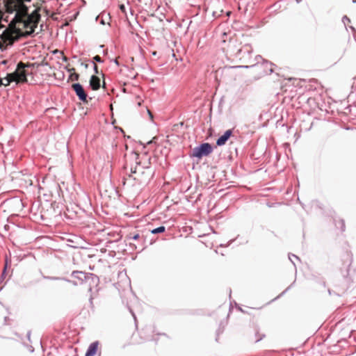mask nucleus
<instances>
[{
	"instance_id": "nucleus-1",
	"label": "nucleus",
	"mask_w": 356,
	"mask_h": 356,
	"mask_svg": "<svg viewBox=\"0 0 356 356\" xmlns=\"http://www.w3.org/2000/svg\"><path fill=\"white\" fill-rule=\"evenodd\" d=\"M31 1V0L5 1L6 12L16 13L8 26L0 35V50H6L8 45H13L15 41L22 37H27L35 31L40 15L38 10H35L31 15L28 14V7L24 3Z\"/></svg>"
},
{
	"instance_id": "nucleus-2",
	"label": "nucleus",
	"mask_w": 356,
	"mask_h": 356,
	"mask_svg": "<svg viewBox=\"0 0 356 356\" xmlns=\"http://www.w3.org/2000/svg\"><path fill=\"white\" fill-rule=\"evenodd\" d=\"M136 165L130 167L131 174L124 178V184L129 186H143L147 184L153 176L152 170L150 168V159L147 156H140L134 155Z\"/></svg>"
},
{
	"instance_id": "nucleus-3",
	"label": "nucleus",
	"mask_w": 356,
	"mask_h": 356,
	"mask_svg": "<svg viewBox=\"0 0 356 356\" xmlns=\"http://www.w3.org/2000/svg\"><path fill=\"white\" fill-rule=\"evenodd\" d=\"M223 42L225 43V46L222 49L230 56L238 55L242 51L243 48H245L248 52L251 51L250 45L245 44L244 47H242L241 42L237 38H230L227 43H226L225 40Z\"/></svg>"
},
{
	"instance_id": "nucleus-4",
	"label": "nucleus",
	"mask_w": 356,
	"mask_h": 356,
	"mask_svg": "<svg viewBox=\"0 0 356 356\" xmlns=\"http://www.w3.org/2000/svg\"><path fill=\"white\" fill-rule=\"evenodd\" d=\"M3 81V86H7L10 85L11 82H15L16 83H26L28 81L27 78H25L24 74L21 72L20 74L15 71L13 73L8 74L7 76L1 79Z\"/></svg>"
},
{
	"instance_id": "nucleus-5",
	"label": "nucleus",
	"mask_w": 356,
	"mask_h": 356,
	"mask_svg": "<svg viewBox=\"0 0 356 356\" xmlns=\"http://www.w3.org/2000/svg\"><path fill=\"white\" fill-rule=\"evenodd\" d=\"M212 147L209 143H203L199 147H195L193 149L191 156L200 159L203 156H207L210 154L212 152Z\"/></svg>"
},
{
	"instance_id": "nucleus-6",
	"label": "nucleus",
	"mask_w": 356,
	"mask_h": 356,
	"mask_svg": "<svg viewBox=\"0 0 356 356\" xmlns=\"http://www.w3.org/2000/svg\"><path fill=\"white\" fill-rule=\"evenodd\" d=\"M72 89L76 92V95L78 96L79 99L83 102H88L87 100V94L86 93L83 86L80 83H74L72 86Z\"/></svg>"
},
{
	"instance_id": "nucleus-7",
	"label": "nucleus",
	"mask_w": 356,
	"mask_h": 356,
	"mask_svg": "<svg viewBox=\"0 0 356 356\" xmlns=\"http://www.w3.org/2000/svg\"><path fill=\"white\" fill-rule=\"evenodd\" d=\"M35 65H36V63H24L20 61L17 63L16 70L19 73V74H20L22 72V74H24L25 78H27V72H26V68L33 67Z\"/></svg>"
},
{
	"instance_id": "nucleus-8",
	"label": "nucleus",
	"mask_w": 356,
	"mask_h": 356,
	"mask_svg": "<svg viewBox=\"0 0 356 356\" xmlns=\"http://www.w3.org/2000/svg\"><path fill=\"white\" fill-rule=\"evenodd\" d=\"M232 135V131L230 129L227 130L225 132V134L217 140V142H216L217 145H218V146L224 145Z\"/></svg>"
},
{
	"instance_id": "nucleus-9",
	"label": "nucleus",
	"mask_w": 356,
	"mask_h": 356,
	"mask_svg": "<svg viewBox=\"0 0 356 356\" xmlns=\"http://www.w3.org/2000/svg\"><path fill=\"white\" fill-rule=\"evenodd\" d=\"M90 86L93 90H97L100 88V79L95 76L92 75L90 80Z\"/></svg>"
},
{
	"instance_id": "nucleus-10",
	"label": "nucleus",
	"mask_w": 356,
	"mask_h": 356,
	"mask_svg": "<svg viewBox=\"0 0 356 356\" xmlns=\"http://www.w3.org/2000/svg\"><path fill=\"white\" fill-rule=\"evenodd\" d=\"M97 348H98V343L97 342L92 343L88 347V349L86 353V356H95L97 353Z\"/></svg>"
},
{
	"instance_id": "nucleus-11",
	"label": "nucleus",
	"mask_w": 356,
	"mask_h": 356,
	"mask_svg": "<svg viewBox=\"0 0 356 356\" xmlns=\"http://www.w3.org/2000/svg\"><path fill=\"white\" fill-rule=\"evenodd\" d=\"M67 70L70 72V75L69 79L71 81H78L79 79V74L75 72V69L74 67L68 68L66 67Z\"/></svg>"
},
{
	"instance_id": "nucleus-12",
	"label": "nucleus",
	"mask_w": 356,
	"mask_h": 356,
	"mask_svg": "<svg viewBox=\"0 0 356 356\" xmlns=\"http://www.w3.org/2000/svg\"><path fill=\"white\" fill-rule=\"evenodd\" d=\"M335 226L337 229H340L341 232L345 230V222L343 219L337 218L334 220Z\"/></svg>"
},
{
	"instance_id": "nucleus-13",
	"label": "nucleus",
	"mask_w": 356,
	"mask_h": 356,
	"mask_svg": "<svg viewBox=\"0 0 356 356\" xmlns=\"http://www.w3.org/2000/svg\"><path fill=\"white\" fill-rule=\"evenodd\" d=\"M165 230V228L164 226H161L159 227H157L156 229H154L151 230V232L154 234H158V233H162L164 232Z\"/></svg>"
},
{
	"instance_id": "nucleus-14",
	"label": "nucleus",
	"mask_w": 356,
	"mask_h": 356,
	"mask_svg": "<svg viewBox=\"0 0 356 356\" xmlns=\"http://www.w3.org/2000/svg\"><path fill=\"white\" fill-rule=\"evenodd\" d=\"M128 238H129V239L138 240L140 238V236L139 234H130L128 236Z\"/></svg>"
},
{
	"instance_id": "nucleus-15",
	"label": "nucleus",
	"mask_w": 356,
	"mask_h": 356,
	"mask_svg": "<svg viewBox=\"0 0 356 356\" xmlns=\"http://www.w3.org/2000/svg\"><path fill=\"white\" fill-rule=\"evenodd\" d=\"M93 60L99 63L103 62L102 58L99 55H96L95 56H94Z\"/></svg>"
},
{
	"instance_id": "nucleus-16",
	"label": "nucleus",
	"mask_w": 356,
	"mask_h": 356,
	"mask_svg": "<svg viewBox=\"0 0 356 356\" xmlns=\"http://www.w3.org/2000/svg\"><path fill=\"white\" fill-rule=\"evenodd\" d=\"M94 71L96 74H99L98 67L96 63H94Z\"/></svg>"
},
{
	"instance_id": "nucleus-17",
	"label": "nucleus",
	"mask_w": 356,
	"mask_h": 356,
	"mask_svg": "<svg viewBox=\"0 0 356 356\" xmlns=\"http://www.w3.org/2000/svg\"><path fill=\"white\" fill-rule=\"evenodd\" d=\"M3 14L2 11L0 10V22H1V19L3 17Z\"/></svg>"
},
{
	"instance_id": "nucleus-18",
	"label": "nucleus",
	"mask_w": 356,
	"mask_h": 356,
	"mask_svg": "<svg viewBox=\"0 0 356 356\" xmlns=\"http://www.w3.org/2000/svg\"><path fill=\"white\" fill-rule=\"evenodd\" d=\"M81 65H83L85 67V68H88V65L87 63L83 64L82 63Z\"/></svg>"
},
{
	"instance_id": "nucleus-19",
	"label": "nucleus",
	"mask_w": 356,
	"mask_h": 356,
	"mask_svg": "<svg viewBox=\"0 0 356 356\" xmlns=\"http://www.w3.org/2000/svg\"><path fill=\"white\" fill-rule=\"evenodd\" d=\"M261 339H262V337H257V338H256V341H260Z\"/></svg>"
},
{
	"instance_id": "nucleus-20",
	"label": "nucleus",
	"mask_w": 356,
	"mask_h": 356,
	"mask_svg": "<svg viewBox=\"0 0 356 356\" xmlns=\"http://www.w3.org/2000/svg\"><path fill=\"white\" fill-rule=\"evenodd\" d=\"M148 113H149V116H150V118H152L153 115H152V113L149 111H148Z\"/></svg>"
},
{
	"instance_id": "nucleus-21",
	"label": "nucleus",
	"mask_w": 356,
	"mask_h": 356,
	"mask_svg": "<svg viewBox=\"0 0 356 356\" xmlns=\"http://www.w3.org/2000/svg\"><path fill=\"white\" fill-rule=\"evenodd\" d=\"M120 9L124 10V5H121L120 6Z\"/></svg>"
},
{
	"instance_id": "nucleus-22",
	"label": "nucleus",
	"mask_w": 356,
	"mask_h": 356,
	"mask_svg": "<svg viewBox=\"0 0 356 356\" xmlns=\"http://www.w3.org/2000/svg\"><path fill=\"white\" fill-rule=\"evenodd\" d=\"M138 332H135L132 334V337H134V336H138Z\"/></svg>"
},
{
	"instance_id": "nucleus-23",
	"label": "nucleus",
	"mask_w": 356,
	"mask_h": 356,
	"mask_svg": "<svg viewBox=\"0 0 356 356\" xmlns=\"http://www.w3.org/2000/svg\"><path fill=\"white\" fill-rule=\"evenodd\" d=\"M0 86H3V81L1 79H0Z\"/></svg>"
},
{
	"instance_id": "nucleus-24",
	"label": "nucleus",
	"mask_w": 356,
	"mask_h": 356,
	"mask_svg": "<svg viewBox=\"0 0 356 356\" xmlns=\"http://www.w3.org/2000/svg\"><path fill=\"white\" fill-rule=\"evenodd\" d=\"M3 27V25L1 24V22H0V29H2Z\"/></svg>"
},
{
	"instance_id": "nucleus-25",
	"label": "nucleus",
	"mask_w": 356,
	"mask_h": 356,
	"mask_svg": "<svg viewBox=\"0 0 356 356\" xmlns=\"http://www.w3.org/2000/svg\"><path fill=\"white\" fill-rule=\"evenodd\" d=\"M152 55L156 56V51L152 52Z\"/></svg>"
},
{
	"instance_id": "nucleus-26",
	"label": "nucleus",
	"mask_w": 356,
	"mask_h": 356,
	"mask_svg": "<svg viewBox=\"0 0 356 356\" xmlns=\"http://www.w3.org/2000/svg\"><path fill=\"white\" fill-rule=\"evenodd\" d=\"M63 60H64L65 61H66V60H67V57H66V56H64Z\"/></svg>"
}]
</instances>
